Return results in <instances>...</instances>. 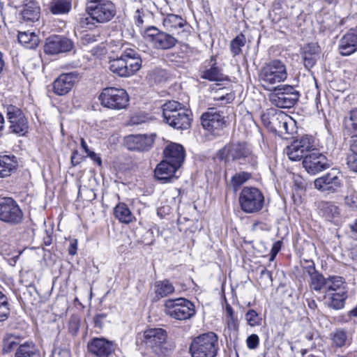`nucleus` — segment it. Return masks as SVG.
<instances>
[{
  "label": "nucleus",
  "instance_id": "obj_1",
  "mask_svg": "<svg viewBox=\"0 0 357 357\" xmlns=\"http://www.w3.org/2000/svg\"><path fill=\"white\" fill-rule=\"evenodd\" d=\"M164 121L177 130H186L190 127V112L175 100L167 101L162 106Z\"/></svg>",
  "mask_w": 357,
  "mask_h": 357
},
{
  "label": "nucleus",
  "instance_id": "obj_2",
  "mask_svg": "<svg viewBox=\"0 0 357 357\" xmlns=\"http://www.w3.org/2000/svg\"><path fill=\"white\" fill-rule=\"evenodd\" d=\"M343 133L350 138L351 154L347 158L349 168L357 172V107L351 109L343 119Z\"/></svg>",
  "mask_w": 357,
  "mask_h": 357
},
{
  "label": "nucleus",
  "instance_id": "obj_3",
  "mask_svg": "<svg viewBox=\"0 0 357 357\" xmlns=\"http://www.w3.org/2000/svg\"><path fill=\"white\" fill-rule=\"evenodd\" d=\"M218 337L213 332L195 337L190 346L192 357H215L218 350Z\"/></svg>",
  "mask_w": 357,
  "mask_h": 357
},
{
  "label": "nucleus",
  "instance_id": "obj_4",
  "mask_svg": "<svg viewBox=\"0 0 357 357\" xmlns=\"http://www.w3.org/2000/svg\"><path fill=\"white\" fill-rule=\"evenodd\" d=\"M218 157L226 161L237 160L240 164L246 162L255 167L257 163V157L252 153L245 143H234L225 146L219 151Z\"/></svg>",
  "mask_w": 357,
  "mask_h": 357
},
{
  "label": "nucleus",
  "instance_id": "obj_5",
  "mask_svg": "<svg viewBox=\"0 0 357 357\" xmlns=\"http://www.w3.org/2000/svg\"><path fill=\"white\" fill-rule=\"evenodd\" d=\"M86 11L91 20L103 24L114 17L116 8L109 0H89L86 3Z\"/></svg>",
  "mask_w": 357,
  "mask_h": 357
},
{
  "label": "nucleus",
  "instance_id": "obj_6",
  "mask_svg": "<svg viewBox=\"0 0 357 357\" xmlns=\"http://www.w3.org/2000/svg\"><path fill=\"white\" fill-rule=\"evenodd\" d=\"M287 77L286 66L278 59L266 63L261 68L259 74V81L266 89L277 83L284 82Z\"/></svg>",
  "mask_w": 357,
  "mask_h": 357
},
{
  "label": "nucleus",
  "instance_id": "obj_7",
  "mask_svg": "<svg viewBox=\"0 0 357 357\" xmlns=\"http://www.w3.org/2000/svg\"><path fill=\"white\" fill-rule=\"evenodd\" d=\"M262 121L271 131L281 137L292 134L296 123L291 116L281 111L263 115Z\"/></svg>",
  "mask_w": 357,
  "mask_h": 357
},
{
  "label": "nucleus",
  "instance_id": "obj_8",
  "mask_svg": "<svg viewBox=\"0 0 357 357\" xmlns=\"http://www.w3.org/2000/svg\"><path fill=\"white\" fill-rule=\"evenodd\" d=\"M167 332L160 328H149L144 332L143 342L158 356H166L172 349L167 342Z\"/></svg>",
  "mask_w": 357,
  "mask_h": 357
},
{
  "label": "nucleus",
  "instance_id": "obj_9",
  "mask_svg": "<svg viewBox=\"0 0 357 357\" xmlns=\"http://www.w3.org/2000/svg\"><path fill=\"white\" fill-rule=\"evenodd\" d=\"M239 204L243 212L255 213L263 208L264 196L257 188L244 187L239 195Z\"/></svg>",
  "mask_w": 357,
  "mask_h": 357
},
{
  "label": "nucleus",
  "instance_id": "obj_10",
  "mask_svg": "<svg viewBox=\"0 0 357 357\" xmlns=\"http://www.w3.org/2000/svg\"><path fill=\"white\" fill-rule=\"evenodd\" d=\"M98 98L103 107L116 110L126 108L129 102V96L126 91L116 87L105 88Z\"/></svg>",
  "mask_w": 357,
  "mask_h": 357
},
{
  "label": "nucleus",
  "instance_id": "obj_11",
  "mask_svg": "<svg viewBox=\"0 0 357 357\" xmlns=\"http://www.w3.org/2000/svg\"><path fill=\"white\" fill-rule=\"evenodd\" d=\"M165 313L173 319L186 320L195 314V305L184 298L168 299L165 303Z\"/></svg>",
  "mask_w": 357,
  "mask_h": 357
},
{
  "label": "nucleus",
  "instance_id": "obj_12",
  "mask_svg": "<svg viewBox=\"0 0 357 357\" xmlns=\"http://www.w3.org/2000/svg\"><path fill=\"white\" fill-rule=\"evenodd\" d=\"M144 37L154 49L159 50L172 49L178 43V40L172 34L160 31L155 26L147 28L144 31Z\"/></svg>",
  "mask_w": 357,
  "mask_h": 357
},
{
  "label": "nucleus",
  "instance_id": "obj_13",
  "mask_svg": "<svg viewBox=\"0 0 357 357\" xmlns=\"http://www.w3.org/2000/svg\"><path fill=\"white\" fill-rule=\"evenodd\" d=\"M299 93L291 85H282L274 89L269 96L271 103L280 108H291L298 100Z\"/></svg>",
  "mask_w": 357,
  "mask_h": 357
},
{
  "label": "nucleus",
  "instance_id": "obj_14",
  "mask_svg": "<svg viewBox=\"0 0 357 357\" xmlns=\"http://www.w3.org/2000/svg\"><path fill=\"white\" fill-rule=\"evenodd\" d=\"M23 212L17 202L11 197L0 198V220L11 225L22 222Z\"/></svg>",
  "mask_w": 357,
  "mask_h": 357
},
{
  "label": "nucleus",
  "instance_id": "obj_15",
  "mask_svg": "<svg viewBox=\"0 0 357 357\" xmlns=\"http://www.w3.org/2000/svg\"><path fill=\"white\" fill-rule=\"evenodd\" d=\"M314 148V142L312 136L305 135L294 140L286 149V153L291 160L297 161L303 159L306 155L311 153Z\"/></svg>",
  "mask_w": 357,
  "mask_h": 357
},
{
  "label": "nucleus",
  "instance_id": "obj_16",
  "mask_svg": "<svg viewBox=\"0 0 357 357\" xmlns=\"http://www.w3.org/2000/svg\"><path fill=\"white\" fill-rule=\"evenodd\" d=\"M314 188L324 193L332 194L339 191L343 185L342 176L335 169H331L314 181Z\"/></svg>",
  "mask_w": 357,
  "mask_h": 357
},
{
  "label": "nucleus",
  "instance_id": "obj_17",
  "mask_svg": "<svg viewBox=\"0 0 357 357\" xmlns=\"http://www.w3.org/2000/svg\"><path fill=\"white\" fill-rule=\"evenodd\" d=\"M201 123L203 128L213 135H219L225 126L223 113L214 107H211L202 114Z\"/></svg>",
  "mask_w": 357,
  "mask_h": 357
},
{
  "label": "nucleus",
  "instance_id": "obj_18",
  "mask_svg": "<svg viewBox=\"0 0 357 357\" xmlns=\"http://www.w3.org/2000/svg\"><path fill=\"white\" fill-rule=\"evenodd\" d=\"M6 116L10 123L9 128L11 132L24 135L28 132V121L20 109L12 105H8Z\"/></svg>",
  "mask_w": 357,
  "mask_h": 357
},
{
  "label": "nucleus",
  "instance_id": "obj_19",
  "mask_svg": "<svg viewBox=\"0 0 357 357\" xmlns=\"http://www.w3.org/2000/svg\"><path fill=\"white\" fill-rule=\"evenodd\" d=\"M303 166L308 174L314 175L329 168L330 164L327 158L316 149L305 156Z\"/></svg>",
  "mask_w": 357,
  "mask_h": 357
},
{
  "label": "nucleus",
  "instance_id": "obj_20",
  "mask_svg": "<svg viewBox=\"0 0 357 357\" xmlns=\"http://www.w3.org/2000/svg\"><path fill=\"white\" fill-rule=\"evenodd\" d=\"M81 78L77 71L62 73L52 82V91L56 96L68 94Z\"/></svg>",
  "mask_w": 357,
  "mask_h": 357
},
{
  "label": "nucleus",
  "instance_id": "obj_21",
  "mask_svg": "<svg viewBox=\"0 0 357 357\" xmlns=\"http://www.w3.org/2000/svg\"><path fill=\"white\" fill-rule=\"evenodd\" d=\"M73 48L71 40L61 36H52L46 39L44 51L47 54L68 52Z\"/></svg>",
  "mask_w": 357,
  "mask_h": 357
},
{
  "label": "nucleus",
  "instance_id": "obj_22",
  "mask_svg": "<svg viewBox=\"0 0 357 357\" xmlns=\"http://www.w3.org/2000/svg\"><path fill=\"white\" fill-rule=\"evenodd\" d=\"M88 350L96 357H109L115 350L113 342L104 337H94L88 342Z\"/></svg>",
  "mask_w": 357,
  "mask_h": 357
},
{
  "label": "nucleus",
  "instance_id": "obj_23",
  "mask_svg": "<svg viewBox=\"0 0 357 357\" xmlns=\"http://www.w3.org/2000/svg\"><path fill=\"white\" fill-rule=\"evenodd\" d=\"M154 136L147 135H132L126 138L128 149L139 151H148L153 145Z\"/></svg>",
  "mask_w": 357,
  "mask_h": 357
},
{
  "label": "nucleus",
  "instance_id": "obj_24",
  "mask_svg": "<svg viewBox=\"0 0 357 357\" xmlns=\"http://www.w3.org/2000/svg\"><path fill=\"white\" fill-rule=\"evenodd\" d=\"M357 50V29H350L340 40L339 52L342 56H349Z\"/></svg>",
  "mask_w": 357,
  "mask_h": 357
},
{
  "label": "nucleus",
  "instance_id": "obj_25",
  "mask_svg": "<svg viewBox=\"0 0 357 357\" xmlns=\"http://www.w3.org/2000/svg\"><path fill=\"white\" fill-rule=\"evenodd\" d=\"M164 155L165 160L180 168L185 159V151L181 145L172 143L165 149Z\"/></svg>",
  "mask_w": 357,
  "mask_h": 357
},
{
  "label": "nucleus",
  "instance_id": "obj_26",
  "mask_svg": "<svg viewBox=\"0 0 357 357\" xmlns=\"http://www.w3.org/2000/svg\"><path fill=\"white\" fill-rule=\"evenodd\" d=\"M164 28L173 34H179L185 30L187 22L181 16L175 14H167L162 20Z\"/></svg>",
  "mask_w": 357,
  "mask_h": 357
},
{
  "label": "nucleus",
  "instance_id": "obj_27",
  "mask_svg": "<svg viewBox=\"0 0 357 357\" xmlns=\"http://www.w3.org/2000/svg\"><path fill=\"white\" fill-rule=\"evenodd\" d=\"M321 48L317 43H311L303 48L302 56L303 64L307 69H310L319 58Z\"/></svg>",
  "mask_w": 357,
  "mask_h": 357
},
{
  "label": "nucleus",
  "instance_id": "obj_28",
  "mask_svg": "<svg viewBox=\"0 0 357 357\" xmlns=\"http://www.w3.org/2000/svg\"><path fill=\"white\" fill-rule=\"evenodd\" d=\"M179 167L164 160L156 167L154 171L155 177L162 183H166L174 177V174Z\"/></svg>",
  "mask_w": 357,
  "mask_h": 357
},
{
  "label": "nucleus",
  "instance_id": "obj_29",
  "mask_svg": "<svg viewBox=\"0 0 357 357\" xmlns=\"http://www.w3.org/2000/svg\"><path fill=\"white\" fill-rule=\"evenodd\" d=\"M122 58L127 63L131 75L137 73L142 67V58L135 49L127 48L121 54Z\"/></svg>",
  "mask_w": 357,
  "mask_h": 357
},
{
  "label": "nucleus",
  "instance_id": "obj_30",
  "mask_svg": "<svg viewBox=\"0 0 357 357\" xmlns=\"http://www.w3.org/2000/svg\"><path fill=\"white\" fill-rule=\"evenodd\" d=\"M326 295L333 293H347V284L343 278L333 276L327 278Z\"/></svg>",
  "mask_w": 357,
  "mask_h": 357
},
{
  "label": "nucleus",
  "instance_id": "obj_31",
  "mask_svg": "<svg viewBox=\"0 0 357 357\" xmlns=\"http://www.w3.org/2000/svg\"><path fill=\"white\" fill-rule=\"evenodd\" d=\"M207 67H210L202 71L201 77L211 82L223 80V74L221 70L216 66L215 59L211 56Z\"/></svg>",
  "mask_w": 357,
  "mask_h": 357
},
{
  "label": "nucleus",
  "instance_id": "obj_32",
  "mask_svg": "<svg viewBox=\"0 0 357 357\" xmlns=\"http://www.w3.org/2000/svg\"><path fill=\"white\" fill-rule=\"evenodd\" d=\"M114 214L115 218L121 223L129 224L135 220V215L128 206L123 202H120L114 207Z\"/></svg>",
  "mask_w": 357,
  "mask_h": 357
},
{
  "label": "nucleus",
  "instance_id": "obj_33",
  "mask_svg": "<svg viewBox=\"0 0 357 357\" xmlns=\"http://www.w3.org/2000/svg\"><path fill=\"white\" fill-rule=\"evenodd\" d=\"M109 70L115 75L119 77H127L132 76L121 55L116 59L109 61Z\"/></svg>",
  "mask_w": 357,
  "mask_h": 357
},
{
  "label": "nucleus",
  "instance_id": "obj_34",
  "mask_svg": "<svg viewBox=\"0 0 357 357\" xmlns=\"http://www.w3.org/2000/svg\"><path fill=\"white\" fill-rule=\"evenodd\" d=\"M22 16L24 21L33 22L40 18V7L36 1L27 2L22 10Z\"/></svg>",
  "mask_w": 357,
  "mask_h": 357
},
{
  "label": "nucleus",
  "instance_id": "obj_35",
  "mask_svg": "<svg viewBox=\"0 0 357 357\" xmlns=\"http://www.w3.org/2000/svg\"><path fill=\"white\" fill-rule=\"evenodd\" d=\"M327 305L330 308L338 310L344 307L347 293H333L326 295Z\"/></svg>",
  "mask_w": 357,
  "mask_h": 357
},
{
  "label": "nucleus",
  "instance_id": "obj_36",
  "mask_svg": "<svg viewBox=\"0 0 357 357\" xmlns=\"http://www.w3.org/2000/svg\"><path fill=\"white\" fill-rule=\"evenodd\" d=\"M71 6L69 0H53L49 4V9L54 15H63L70 12Z\"/></svg>",
  "mask_w": 357,
  "mask_h": 357
},
{
  "label": "nucleus",
  "instance_id": "obj_37",
  "mask_svg": "<svg viewBox=\"0 0 357 357\" xmlns=\"http://www.w3.org/2000/svg\"><path fill=\"white\" fill-rule=\"evenodd\" d=\"M18 41L26 48L34 49L39 43V38L33 32L24 31L19 32Z\"/></svg>",
  "mask_w": 357,
  "mask_h": 357
},
{
  "label": "nucleus",
  "instance_id": "obj_38",
  "mask_svg": "<svg viewBox=\"0 0 357 357\" xmlns=\"http://www.w3.org/2000/svg\"><path fill=\"white\" fill-rule=\"evenodd\" d=\"M15 157L7 155H0V177H6L15 168Z\"/></svg>",
  "mask_w": 357,
  "mask_h": 357
},
{
  "label": "nucleus",
  "instance_id": "obj_39",
  "mask_svg": "<svg viewBox=\"0 0 357 357\" xmlns=\"http://www.w3.org/2000/svg\"><path fill=\"white\" fill-rule=\"evenodd\" d=\"M15 357H40V353L33 344L24 343L17 349Z\"/></svg>",
  "mask_w": 357,
  "mask_h": 357
},
{
  "label": "nucleus",
  "instance_id": "obj_40",
  "mask_svg": "<svg viewBox=\"0 0 357 357\" xmlns=\"http://www.w3.org/2000/svg\"><path fill=\"white\" fill-rule=\"evenodd\" d=\"M174 291L173 284L168 280L156 282L155 284V292L157 296L163 298Z\"/></svg>",
  "mask_w": 357,
  "mask_h": 357
},
{
  "label": "nucleus",
  "instance_id": "obj_41",
  "mask_svg": "<svg viewBox=\"0 0 357 357\" xmlns=\"http://www.w3.org/2000/svg\"><path fill=\"white\" fill-rule=\"evenodd\" d=\"M322 215L328 221L338 217L340 212L337 206L330 202L323 203L321 208Z\"/></svg>",
  "mask_w": 357,
  "mask_h": 357
},
{
  "label": "nucleus",
  "instance_id": "obj_42",
  "mask_svg": "<svg viewBox=\"0 0 357 357\" xmlns=\"http://www.w3.org/2000/svg\"><path fill=\"white\" fill-rule=\"evenodd\" d=\"M251 174L246 172H241L235 174L231 178L230 185L234 191L238 188L251 178Z\"/></svg>",
  "mask_w": 357,
  "mask_h": 357
},
{
  "label": "nucleus",
  "instance_id": "obj_43",
  "mask_svg": "<svg viewBox=\"0 0 357 357\" xmlns=\"http://www.w3.org/2000/svg\"><path fill=\"white\" fill-rule=\"evenodd\" d=\"M326 282L327 278H325L321 273H318L310 277L309 284L311 289L319 291L323 288H326Z\"/></svg>",
  "mask_w": 357,
  "mask_h": 357
},
{
  "label": "nucleus",
  "instance_id": "obj_44",
  "mask_svg": "<svg viewBox=\"0 0 357 357\" xmlns=\"http://www.w3.org/2000/svg\"><path fill=\"white\" fill-rule=\"evenodd\" d=\"M245 44V37L241 33L234 38L230 43V49L234 56L238 55L241 53V47Z\"/></svg>",
  "mask_w": 357,
  "mask_h": 357
},
{
  "label": "nucleus",
  "instance_id": "obj_45",
  "mask_svg": "<svg viewBox=\"0 0 357 357\" xmlns=\"http://www.w3.org/2000/svg\"><path fill=\"white\" fill-rule=\"evenodd\" d=\"M225 319H226V322L229 328H232L234 330L237 329L238 319H237L236 316H235L234 310L229 304L226 305Z\"/></svg>",
  "mask_w": 357,
  "mask_h": 357
},
{
  "label": "nucleus",
  "instance_id": "obj_46",
  "mask_svg": "<svg viewBox=\"0 0 357 357\" xmlns=\"http://www.w3.org/2000/svg\"><path fill=\"white\" fill-rule=\"evenodd\" d=\"M331 340L333 346L340 348L345 345L347 336L344 331L337 330L332 334Z\"/></svg>",
  "mask_w": 357,
  "mask_h": 357
},
{
  "label": "nucleus",
  "instance_id": "obj_47",
  "mask_svg": "<svg viewBox=\"0 0 357 357\" xmlns=\"http://www.w3.org/2000/svg\"><path fill=\"white\" fill-rule=\"evenodd\" d=\"M9 313L7 297L0 291V321L8 319Z\"/></svg>",
  "mask_w": 357,
  "mask_h": 357
},
{
  "label": "nucleus",
  "instance_id": "obj_48",
  "mask_svg": "<svg viewBox=\"0 0 357 357\" xmlns=\"http://www.w3.org/2000/svg\"><path fill=\"white\" fill-rule=\"evenodd\" d=\"M245 319L250 326H259L261 324V319L258 313L254 310H249L245 314Z\"/></svg>",
  "mask_w": 357,
  "mask_h": 357
},
{
  "label": "nucleus",
  "instance_id": "obj_49",
  "mask_svg": "<svg viewBox=\"0 0 357 357\" xmlns=\"http://www.w3.org/2000/svg\"><path fill=\"white\" fill-rule=\"evenodd\" d=\"M149 117L146 114L139 112L133 114L130 119V125H140L147 122Z\"/></svg>",
  "mask_w": 357,
  "mask_h": 357
},
{
  "label": "nucleus",
  "instance_id": "obj_50",
  "mask_svg": "<svg viewBox=\"0 0 357 357\" xmlns=\"http://www.w3.org/2000/svg\"><path fill=\"white\" fill-rule=\"evenodd\" d=\"M344 204L351 210H356L357 195L356 193H352L349 195H347L344 198Z\"/></svg>",
  "mask_w": 357,
  "mask_h": 357
},
{
  "label": "nucleus",
  "instance_id": "obj_51",
  "mask_svg": "<svg viewBox=\"0 0 357 357\" xmlns=\"http://www.w3.org/2000/svg\"><path fill=\"white\" fill-rule=\"evenodd\" d=\"M247 346L250 349H255L259 346V338L257 335L252 334L246 340Z\"/></svg>",
  "mask_w": 357,
  "mask_h": 357
},
{
  "label": "nucleus",
  "instance_id": "obj_52",
  "mask_svg": "<svg viewBox=\"0 0 357 357\" xmlns=\"http://www.w3.org/2000/svg\"><path fill=\"white\" fill-rule=\"evenodd\" d=\"M52 357H70V353L66 348L56 347L54 349Z\"/></svg>",
  "mask_w": 357,
  "mask_h": 357
},
{
  "label": "nucleus",
  "instance_id": "obj_53",
  "mask_svg": "<svg viewBox=\"0 0 357 357\" xmlns=\"http://www.w3.org/2000/svg\"><path fill=\"white\" fill-rule=\"evenodd\" d=\"M220 92L223 91V89H220ZM234 98V96L231 93H226L225 94L220 93V94H217L214 97V100H219V101H224V103L229 102L231 100H232Z\"/></svg>",
  "mask_w": 357,
  "mask_h": 357
},
{
  "label": "nucleus",
  "instance_id": "obj_54",
  "mask_svg": "<svg viewBox=\"0 0 357 357\" xmlns=\"http://www.w3.org/2000/svg\"><path fill=\"white\" fill-rule=\"evenodd\" d=\"M77 240L75 238H71L69 240V247L68 249V254L70 255H75L77 253Z\"/></svg>",
  "mask_w": 357,
  "mask_h": 357
},
{
  "label": "nucleus",
  "instance_id": "obj_55",
  "mask_svg": "<svg viewBox=\"0 0 357 357\" xmlns=\"http://www.w3.org/2000/svg\"><path fill=\"white\" fill-rule=\"evenodd\" d=\"M281 246H282V242L280 241H278L273 243V247L271 248V260H273L275 258V257L277 255V254L280 250Z\"/></svg>",
  "mask_w": 357,
  "mask_h": 357
},
{
  "label": "nucleus",
  "instance_id": "obj_56",
  "mask_svg": "<svg viewBox=\"0 0 357 357\" xmlns=\"http://www.w3.org/2000/svg\"><path fill=\"white\" fill-rule=\"evenodd\" d=\"M82 41L84 45H87L96 41V37L93 34L86 33L82 36Z\"/></svg>",
  "mask_w": 357,
  "mask_h": 357
},
{
  "label": "nucleus",
  "instance_id": "obj_57",
  "mask_svg": "<svg viewBox=\"0 0 357 357\" xmlns=\"http://www.w3.org/2000/svg\"><path fill=\"white\" fill-rule=\"evenodd\" d=\"M106 318L105 314H99L94 317V324L96 327L101 328L102 327V321Z\"/></svg>",
  "mask_w": 357,
  "mask_h": 357
},
{
  "label": "nucleus",
  "instance_id": "obj_58",
  "mask_svg": "<svg viewBox=\"0 0 357 357\" xmlns=\"http://www.w3.org/2000/svg\"><path fill=\"white\" fill-rule=\"evenodd\" d=\"M305 271L307 273L310 277L312 275L318 273L319 272L316 270L314 264L313 262H311L310 264L305 267Z\"/></svg>",
  "mask_w": 357,
  "mask_h": 357
},
{
  "label": "nucleus",
  "instance_id": "obj_59",
  "mask_svg": "<svg viewBox=\"0 0 357 357\" xmlns=\"http://www.w3.org/2000/svg\"><path fill=\"white\" fill-rule=\"evenodd\" d=\"M87 155L91 160H93L95 162H96L99 166H101V165H102V160H101L100 157L98 154H96L93 151H89L87 153Z\"/></svg>",
  "mask_w": 357,
  "mask_h": 357
},
{
  "label": "nucleus",
  "instance_id": "obj_60",
  "mask_svg": "<svg viewBox=\"0 0 357 357\" xmlns=\"http://www.w3.org/2000/svg\"><path fill=\"white\" fill-rule=\"evenodd\" d=\"M307 306L310 309L314 310L317 307V303L314 300L307 299Z\"/></svg>",
  "mask_w": 357,
  "mask_h": 357
},
{
  "label": "nucleus",
  "instance_id": "obj_61",
  "mask_svg": "<svg viewBox=\"0 0 357 357\" xmlns=\"http://www.w3.org/2000/svg\"><path fill=\"white\" fill-rule=\"evenodd\" d=\"M77 151H74L71 155V162L73 166H75L79 163V161L77 159Z\"/></svg>",
  "mask_w": 357,
  "mask_h": 357
},
{
  "label": "nucleus",
  "instance_id": "obj_62",
  "mask_svg": "<svg viewBox=\"0 0 357 357\" xmlns=\"http://www.w3.org/2000/svg\"><path fill=\"white\" fill-rule=\"evenodd\" d=\"M81 146L86 153H88L89 151H91L88 148L86 142H85V140L83 138L81 139Z\"/></svg>",
  "mask_w": 357,
  "mask_h": 357
},
{
  "label": "nucleus",
  "instance_id": "obj_63",
  "mask_svg": "<svg viewBox=\"0 0 357 357\" xmlns=\"http://www.w3.org/2000/svg\"><path fill=\"white\" fill-rule=\"evenodd\" d=\"M136 13L137 14V15L135 16V17L137 19V24L138 26H139L142 24H143V20H142V17L139 15V10H137Z\"/></svg>",
  "mask_w": 357,
  "mask_h": 357
},
{
  "label": "nucleus",
  "instance_id": "obj_64",
  "mask_svg": "<svg viewBox=\"0 0 357 357\" xmlns=\"http://www.w3.org/2000/svg\"><path fill=\"white\" fill-rule=\"evenodd\" d=\"M349 228L353 232L357 233V219L354 222V223L349 225Z\"/></svg>",
  "mask_w": 357,
  "mask_h": 357
}]
</instances>
